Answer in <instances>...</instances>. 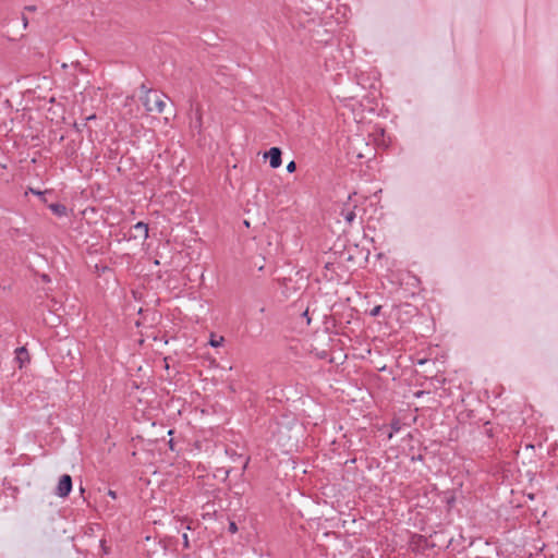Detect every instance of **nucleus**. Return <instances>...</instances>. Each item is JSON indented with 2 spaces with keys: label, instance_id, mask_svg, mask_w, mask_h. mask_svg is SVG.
Instances as JSON below:
<instances>
[{
  "label": "nucleus",
  "instance_id": "1",
  "mask_svg": "<svg viewBox=\"0 0 558 558\" xmlns=\"http://www.w3.org/2000/svg\"><path fill=\"white\" fill-rule=\"evenodd\" d=\"M293 293L298 294V298L292 300L284 307L283 320L287 328H290L296 332H303L311 324V317L308 316V302L305 296L298 293L300 288L292 287Z\"/></svg>",
  "mask_w": 558,
  "mask_h": 558
},
{
  "label": "nucleus",
  "instance_id": "2",
  "mask_svg": "<svg viewBox=\"0 0 558 558\" xmlns=\"http://www.w3.org/2000/svg\"><path fill=\"white\" fill-rule=\"evenodd\" d=\"M289 432H291L293 434V435H289V439L294 438L295 441L292 444H283L282 445L283 447H287L288 449L283 452L284 457H281V466H284L286 469L294 470L295 461L291 454V451L293 450V448L298 449V447H299V445H298L299 436L302 432V427L300 425H295L294 427H290Z\"/></svg>",
  "mask_w": 558,
  "mask_h": 558
},
{
  "label": "nucleus",
  "instance_id": "3",
  "mask_svg": "<svg viewBox=\"0 0 558 558\" xmlns=\"http://www.w3.org/2000/svg\"><path fill=\"white\" fill-rule=\"evenodd\" d=\"M143 105L147 111L158 113L163 112L166 107L162 96L151 90L146 92V95L143 97Z\"/></svg>",
  "mask_w": 558,
  "mask_h": 558
},
{
  "label": "nucleus",
  "instance_id": "4",
  "mask_svg": "<svg viewBox=\"0 0 558 558\" xmlns=\"http://www.w3.org/2000/svg\"><path fill=\"white\" fill-rule=\"evenodd\" d=\"M72 477L69 474H63L56 488V495L60 498H65L72 490Z\"/></svg>",
  "mask_w": 558,
  "mask_h": 558
},
{
  "label": "nucleus",
  "instance_id": "5",
  "mask_svg": "<svg viewBox=\"0 0 558 558\" xmlns=\"http://www.w3.org/2000/svg\"><path fill=\"white\" fill-rule=\"evenodd\" d=\"M263 158H269L271 168H279V146H274L268 151L264 153Z\"/></svg>",
  "mask_w": 558,
  "mask_h": 558
},
{
  "label": "nucleus",
  "instance_id": "6",
  "mask_svg": "<svg viewBox=\"0 0 558 558\" xmlns=\"http://www.w3.org/2000/svg\"><path fill=\"white\" fill-rule=\"evenodd\" d=\"M133 230L135 231L133 234L134 239L142 238L143 240H146L148 238V226L145 222H137L134 225Z\"/></svg>",
  "mask_w": 558,
  "mask_h": 558
},
{
  "label": "nucleus",
  "instance_id": "7",
  "mask_svg": "<svg viewBox=\"0 0 558 558\" xmlns=\"http://www.w3.org/2000/svg\"><path fill=\"white\" fill-rule=\"evenodd\" d=\"M15 360L19 362L20 367H23L24 363L29 361L28 351L24 347H21L15 350Z\"/></svg>",
  "mask_w": 558,
  "mask_h": 558
},
{
  "label": "nucleus",
  "instance_id": "8",
  "mask_svg": "<svg viewBox=\"0 0 558 558\" xmlns=\"http://www.w3.org/2000/svg\"><path fill=\"white\" fill-rule=\"evenodd\" d=\"M48 207L58 217H62V216L66 215V207L61 203H53V204H50Z\"/></svg>",
  "mask_w": 558,
  "mask_h": 558
},
{
  "label": "nucleus",
  "instance_id": "9",
  "mask_svg": "<svg viewBox=\"0 0 558 558\" xmlns=\"http://www.w3.org/2000/svg\"><path fill=\"white\" fill-rule=\"evenodd\" d=\"M403 426V423L400 418L395 417L390 422V429L391 432L388 435V438L390 439L395 433H399Z\"/></svg>",
  "mask_w": 558,
  "mask_h": 558
},
{
  "label": "nucleus",
  "instance_id": "10",
  "mask_svg": "<svg viewBox=\"0 0 558 558\" xmlns=\"http://www.w3.org/2000/svg\"><path fill=\"white\" fill-rule=\"evenodd\" d=\"M356 206H354L352 209H345L343 208L341 210V216L343 217V219L349 223V225H352L353 221L355 220L356 218V215H355V211H354V208Z\"/></svg>",
  "mask_w": 558,
  "mask_h": 558
},
{
  "label": "nucleus",
  "instance_id": "11",
  "mask_svg": "<svg viewBox=\"0 0 558 558\" xmlns=\"http://www.w3.org/2000/svg\"><path fill=\"white\" fill-rule=\"evenodd\" d=\"M292 280L291 279H284L283 281H281V303L286 300L288 301L289 300V295L286 294V292L282 290V288L284 287V289H289V283L291 282Z\"/></svg>",
  "mask_w": 558,
  "mask_h": 558
},
{
  "label": "nucleus",
  "instance_id": "12",
  "mask_svg": "<svg viewBox=\"0 0 558 558\" xmlns=\"http://www.w3.org/2000/svg\"><path fill=\"white\" fill-rule=\"evenodd\" d=\"M223 341V337L216 338V335L211 333L209 339V344L214 348L219 347Z\"/></svg>",
  "mask_w": 558,
  "mask_h": 558
},
{
  "label": "nucleus",
  "instance_id": "13",
  "mask_svg": "<svg viewBox=\"0 0 558 558\" xmlns=\"http://www.w3.org/2000/svg\"><path fill=\"white\" fill-rule=\"evenodd\" d=\"M231 471H232V469H227V468L217 469L216 476L223 475L222 480L226 481L228 478L229 474L231 473Z\"/></svg>",
  "mask_w": 558,
  "mask_h": 558
},
{
  "label": "nucleus",
  "instance_id": "14",
  "mask_svg": "<svg viewBox=\"0 0 558 558\" xmlns=\"http://www.w3.org/2000/svg\"><path fill=\"white\" fill-rule=\"evenodd\" d=\"M228 531L231 533V534H234L238 532V525L234 521H229V525H228Z\"/></svg>",
  "mask_w": 558,
  "mask_h": 558
},
{
  "label": "nucleus",
  "instance_id": "15",
  "mask_svg": "<svg viewBox=\"0 0 558 558\" xmlns=\"http://www.w3.org/2000/svg\"><path fill=\"white\" fill-rule=\"evenodd\" d=\"M380 311H381V306L380 305H377L375 306L371 312H369V315L372 317H376L380 314Z\"/></svg>",
  "mask_w": 558,
  "mask_h": 558
},
{
  "label": "nucleus",
  "instance_id": "16",
  "mask_svg": "<svg viewBox=\"0 0 558 558\" xmlns=\"http://www.w3.org/2000/svg\"><path fill=\"white\" fill-rule=\"evenodd\" d=\"M295 169H296V163H295L293 160H292V161H290V162L288 163V166H287V171H288V172H290V173H292V172H294V171H295Z\"/></svg>",
  "mask_w": 558,
  "mask_h": 558
},
{
  "label": "nucleus",
  "instance_id": "17",
  "mask_svg": "<svg viewBox=\"0 0 558 558\" xmlns=\"http://www.w3.org/2000/svg\"><path fill=\"white\" fill-rule=\"evenodd\" d=\"M74 129L77 131V132H83V129L86 126V122L82 123V124H78V123H74Z\"/></svg>",
  "mask_w": 558,
  "mask_h": 558
},
{
  "label": "nucleus",
  "instance_id": "18",
  "mask_svg": "<svg viewBox=\"0 0 558 558\" xmlns=\"http://www.w3.org/2000/svg\"><path fill=\"white\" fill-rule=\"evenodd\" d=\"M238 458L243 460V465H242V473H243L245 471L247 464H248L250 459L248 458H242V456H238Z\"/></svg>",
  "mask_w": 558,
  "mask_h": 558
},
{
  "label": "nucleus",
  "instance_id": "19",
  "mask_svg": "<svg viewBox=\"0 0 558 558\" xmlns=\"http://www.w3.org/2000/svg\"><path fill=\"white\" fill-rule=\"evenodd\" d=\"M28 192H29V193H32V194H34V195H37V196H44V192L38 191V190H35V189H33V187H29V189H28Z\"/></svg>",
  "mask_w": 558,
  "mask_h": 558
},
{
  "label": "nucleus",
  "instance_id": "20",
  "mask_svg": "<svg viewBox=\"0 0 558 558\" xmlns=\"http://www.w3.org/2000/svg\"><path fill=\"white\" fill-rule=\"evenodd\" d=\"M420 538H421V541L424 543V545H423V546H424L425 548H427V547H434V544H429V543H428V541H427V538H425V537H423V536H421Z\"/></svg>",
  "mask_w": 558,
  "mask_h": 558
},
{
  "label": "nucleus",
  "instance_id": "21",
  "mask_svg": "<svg viewBox=\"0 0 558 558\" xmlns=\"http://www.w3.org/2000/svg\"><path fill=\"white\" fill-rule=\"evenodd\" d=\"M183 544H184V547H189V537H187V534H183Z\"/></svg>",
  "mask_w": 558,
  "mask_h": 558
},
{
  "label": "nucleus",
  "instance_id": "22",
  "mask_svg": "<svg viewBox=\"0 0 558 558\" xmlns=\"http://www.w3.org/2000/svg\"><path fill=\"white\" fill-rule=\"evenodd\" d=\"M108 495L112 498V499H116L117 498V493L114 490H108Z\"/></svg>",
  "mask_w": 558,
  "mask_h": 558
},
{
  "label": "nucleus",
  "instance_id": "23",
  "mask_svg": "<svg viewBox=\"0 0 558 558\" xmlns=\"http://www.w3.org/2000/svg\"><path fill=\"white\" fill-rule=\"evenodd\" d=\"M95 119H96V114H90V116H88V117H86V118H85V122H87V121H93V120H95Z\"/></svg>",
  "mask_w": 558,
  "mask_h": 558
},
{
  "label": "nucleus",
  "instance_id": "24",
  "mask_svg": "<svg viewBox=\"0 0 558 558\" xmlns=\"http://www.w3.org/2000/svg\"><path fill=\"white\" fill-rule=\"evenodd\" d=\"M227 454H231V457L236 456L235 451L232 449H226Z\"/></svg>",
  "mask_w": 558,
  "mask_h": 558
},
{
  "label": "nucleus",
  "instance_id": "25",
  "mask_svg": "<svg viewBox=\"0 0 558 558\" xmlns=\"http://www.w3.org/2000/svg\"><path fill=\"white\" fill-rule=\"evenodd\" d=\"M422 461L423 460V456L422 454H418L417 457H412V461Z\"/></svg>",
  "mask_w": 558,
  "mask_h": 558
},
{
  "label": "nucleus",
  "instance_id": "26",
  "mask_svg": "<svg viewBox=\"0 0 558 558\" xmlns=\"http://www.w3.org/2000/svg\"><path fill=\"white\" fill-rule=\"evenodd\" d=\"M141 89L146 94L147 90H150L149 88L146 87L145 84H142L141 85Z\"/></svg>",
  "mask_w": 558,
  "mask_h": 558
},
{
  "label": "nucleus",
  "instance_id": "27",
  "mask_svg": "<svg viewBox=\"0 0 558 558\" xmlns=\"http://www.w3.org/2000/svg\"><path fill=\"white\" fill-rule=\"evenodd\" d=\"M44 195H46V192H44ZM39 197H40V199H41V202H43V203H45V204L47 203V199H46V197H45V196H39Z\"/></svg>",
  "mask_w": 558,
  "mask_h": 558
},
{
  "label": "nucleus",
  "instance_id": "28",
  "mask_svg": "<svg viewBox=\"0 0 558 558\" xmlns=\"http://www.w3.org/2000/svg\"><path fill=\"white\" fill-rule=\"evenodd\" d=\"M27 23H28V22H27V19H26L25 16H23V24H24V27H26V26H27Z\"/></svg>",
  "mask_w": 558,
  "mask_h": 558
},
{
  "label": "nucleus",
  "instance_id": "29",
  "mask_svg": "<svg viewBox=\"0 0 558 558\" xmlns=\"http://www.w3.org/2000/svg\"><path fill=\"white\" fill-rule=\"evenodd\" d=\"M195 126H201V118H197V120L195 122Z\"/></svg>",
  "mask_w": 558,
  "mask_h": 558
},
{
  "label": "nucleus",
  "instance_id": "30",
  "mask_svg": "<svg viewBox=\"0 0 558 558\" xmlns=\"http://www.w3.org/2000/svg\"><path fill=\"white\" fill-rule=\"evenodd\" d=\"M68 66H69V65H68L66 63H63V64L61 65V68H62L63 70L68 69Z\"/></svg>",
  "mask_w": 558,
  "mask_h": 558
},
{
  "label": "nucleus",
  "instance_id": "31",
  "mask_svg": "<svg viewBox=\"0 0 558 558\" xmlns=\"http://www.w3.org/2000/svg\"><path fill=\"white\" fill-rule=\"evenodd\" d=\"M26 9L29 11H35V7H27Z\"/></svg>",
  "mask_w": 558,
  "mask_h": 558
},
{
  "label": "nucleus",
  "instance_id": "32",
  "mask_svg": "<svg viewBox=\"0 0 558 558\" xmlns=\"http://www.w3.org/2000/svg\"><path fill=\"white\" fill-rule=\"evenodd\" d=\"M43 279L46 280V281L49 280L47 275H43Z\"/></svg>",
  "mask_w": 558,
  "mask_h": 558
},
{
  "label": "nucleus",
  "instance_id": "33",
  "mask_svg": "<svg viewBox=\"0 0 558 558\" xmlns=\"http://www.w3.org/2000/svg\"><path fill=\"white\" fill-rule=\"evenodd\" d=\"M72 65H74L75 68H77L80 65L78 62H75V63H72Z\"/></svg>",
  "mask_w": 558,
  "mask_h": 558
},
{
  "label": "nucleus",
  "instance_id": "34",
  "mask_svg": "<svg viewBox=\"0 0 558 558\" xmlns=\"http://www.w3.org/2000/svg\"><path fill=\"white\" fill-rule=\"evenodd\" d=\"M355 194H356V193L354 192V193H353V195H355ZM351 198H352V194H350V195H349V199H351Z\"/></svg>",
  "mask_w": 558,
  "mask_h": 558
}]
</instances>
